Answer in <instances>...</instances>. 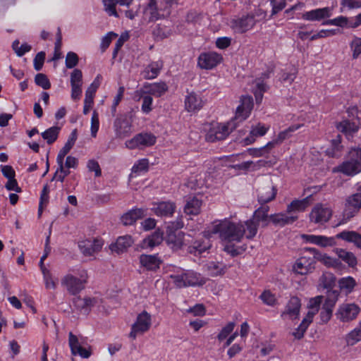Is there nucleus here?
Returning <instances> with one entry per match:
<instances>
[{
    "instance_id": "nucleus-1",
    "label": "nucleus",
    "mask_w": 361,
    "mask_h": 361,
    "mask_svg": "<svg viewBox=\"0 0 361 361\" xmlns=\"http://www.w3.org/2000/svg\"><path fill=\"white\" fill-rule=\"evenodd\" d=\"M245 233L242 222L235 223L228 219L214 221L209 231L210 234H218L219 238L226 243L240 242Z\"/></svg>"
},
{
    "instance_id": "nucleus-2",
    "label": "nucleus",
    "mask_w": 361,
    "mask_h": 361,
    "mask_svg": "<svg viewBox=\"0 0 361 361\" xmlns=\"http://www.w3.org/2000/svg\"><path fill=\"white\" fill-rule=\"evenodd\" d=\"M347 160L338 166V171L348 176H354L361 172V147H352L348 154Z\"/></svg>"
},
{
    "instance_id": "nucleus-3",
    "label": "nucleus",
    "mask_w": 361,
    "mask_h": 361,
    "mask_svg": "<svg viewBox=\"0 0 361 361\" xmlns=\"http://www.w3.org/2000/svg\"><path fill=\"white\" fill-rule=\"evenodd\" d=\"M169 16L168 8H164L161 4L159 5L157 0H148L143 8L142 20L145 23L166 19Z\"/></svg>"
},
{
    "instance_id": "nucleus-4",
    "label": "nucleus",
    "mask_w": 361,
    "mask_h": 361,
    "mask_svg": "<svg viewBox=\"0 0 361 361\" xmlns=\"http://www.w3.org/2000/svg\"><path fill=\"white\" fill-rule=\"evenodd\" d=\"M310 250H315V248L305 247L303 249L301 256L293 266V270L295 273L305 275L314 270L316 257Z\"/></svg>"
},
{
    "instance_id": "nucleus-5",
    "label": "nucleus",
    "mask_w": 361,
    "mask_h": 361,
    "mask_svg": "<svg viewBox=\"0 0 361 361\" xmlns=\"http://www.w3.org/2000/svg\"><path fill=\"white\" fill-rule=\"evenodd\" d=\"M236 127L237 124L233 120L226 123H217L210 128L206 139L212 142L224 140Z\"/></svg>"
},
{
    "instance_id": "nucleus-6",
    "label": "nucleus",
    "mask_w": 361,
    "mask_h": 361,
    "mask_svg": "<svg viewBox=\"0 0 361 361\" xmlns=\"http://www.w3.org/2000/svg\"><path fill=\"white\" fill-rule=\"evenodd\" d=\"M169 277L173 280V283L177 288L200 284L199 276L192 271L180 270L176 274H171Z\"/></svg>"
},
{
    "instance_id": "nucleus-7",
    "label": "nucleus",
    "mask_w": 361,
    "mask_h": 361,
    "mask_svg": "<svg viewBox=\"0 0 361 361\" xmlns=\"http://www.w3.org/2000/svg\"><path fill=\"white\" fill-rule=\"evenodd\" d=\"M152 326V316L147 311L144 310L140 313L135 322L131 326L129 336L135 339L137 335L143 334L148 331Z\"/></svg>"
},
{
    "instance_id": "nucleus-8",
    "label": "nucleus",
    "mask_w": 361,
    "mask_h": 361,
    "mask_svg": "<svg viewBox=\"0 0 361 361\" xmlns=\"http://www.w3.org/2000/svg\"><path fill=\"white\" fill-rule=\"evenodd\" d=\"M240 102V105L236 109L235 117L232 119L236 124L248 118L253 108V99L251 96L243 95Z\"/></svg>"
},
{
    "instance_id": "nucleus-9",
    "label": "nucleus",
    "mask_w": 361,
    "mask_h": 361,
    "mask_svg": "<svg viewBox=\"0 0 361 361\" xmlns=\"http://www.w3.org/2000/svg\"><path fill=\"white\" fill-rule=\"evenodd\" d=\"M255 23L256 20L253 15H246L233 18L230 22V26L235 32L242 34L251 30Z\"/></svg>"
},
{
    "instance_id": "nucleus-10",
    "label": "nucleus",
    "mask_w": 361,
    "mask_h": 361,
    "mask_svg": "<svg viewBox=\"0 0 361 361\" xmlns=\"http://www.w3.org/2000/svg\"><path fill=\"white\" fill-rule=\"evenodd\" d=\"M360 312V307L355 303L341 305L336 313L338 319L342 322H348L355 319Z\"/></svg>"
},
{
    "instance_id": "nucleus-11",
    "label": "nucleus",
    "mask_w": 361,
    "mask_h": 361,
    "mask_svg": "<svg viewBox=\"0 0 361 361\" xmlns=\"http://www.w3.org/2000/svg\"><path fill=\"white\" fill-rule=\"evenodd\" d=\"M222 60V56L216 52H203L197 58V66L201 69L211 70L219 64Z\"/></svg>"
},
{
    "instance_id": "nucleus-12",
    "label": "nucleus",
    "mask_w": 361,
    "mask_h": 361,
    "mask_svg": "<svg viewBox=\"0 0 361 361\" xmlns=\"http://www.w3.org/2000/svg\"><path fill=\"white\" fill-rule=\"evenodd\" d=\"M156 140V137L152 133H139L125 144L129 149L144 148L154 145Z\"/></svg>"
},
{
    "instance_id": "nucleus-13",
    "label": "nucleus",
    "mask_w": 361,
    "mask_h": 361,
    "mask_svg": "<svg viewBox=\"0 0 361 361\" xmlns=\"http://www.w3.org/2000/svg\"><path fill=\"white\" fill-rule=\"evenodd\" d=\"M86 282L85 279L78 278L71 274L65 275L61 279V285L66 288L70 294L73 295L85 288Z\"/></svg>"
},
{
    "instance_id": "nucleus-14",
    "label": "nucleus",
    "mask_w": 361,
    "mask_h": 361,
    "mask_svg": "<svg viewBox=\"0 0 361 361\" xmlns=\"http://www.w3.org/2000/svg\"><path fill=\"white\" fill-rule=\"evenodd\" d=\"M332 215L331 209L321 203L317 204L310 214V220L314 224H324L327 222Z\"/></svg>"
},
{
    "instance_id": "nucleus-15",
    "label": "nucleus",
    "mask_w": 361,
    "mask_h": 361,
    "mask_svg": "<svg viewBox=\"0 0 361 361\" xmlns=\"http://www.w3.org/2000/svg\"><path fill=\"white\" fill-rule=\"evenodd\" d=\"M114 128L116 137L119 139L129 137L133 133L132 123L126 116H121L116 118Z\"/></svg>"
},
{
    "instance_id": "nucleus-16",
    "label": "nucleus",
    "mask_w": 361,
    "mask_h": 361,
    "mask_svg": "<svg viewBox=\"0 0 361 361\" xmlns=\"http://www.w3.org/2000/svg\"><path fill=\"white\" fill-rule=\"evenodd\" d=\"M277 190L271 181L264 183L257 189L258 202L261 204L272 201L276 195Z\"/></svg>"
},
{
    "instance_id": "nucleus-17",
    "label": "nucleus",
    "mask_w": 361,
    "mask_h": 361,
    "mask_svg": "<svg viewBox=\"0 0 361 361\" xmlns=\"http://www.w3.org/2000/svg\"><path fill=\"white\" fill-rule=\"evenodd\" d=\"M168 90L166 84L164 82L144 84L143 87L137 90L135 94H138L140 97L142 94H150L155 97H161Z\"/></svg>"
},
{
    "instance_id": "nucleus-18",
    "label": "nucleus",
    "mask_w": 361,
    "mask_h": 361,
    "mask_svg": "<svg viewBox=\"0 0 361 361\" xmlns=\"http://www.w3.org/2000/svg\"><path fill=\"white\" fill-rule=\"evenodd\" d=\"M68 343L71 348V353L73 355H78L82 358H88L92 355V348L88 346L84 348L79 342L78 338L72 332L69 333L68 335Z\"/></svg>"
},
{
    "instance_id": "nucleus-19",
    "label": "nucleus",
    "mask_w": 361,
    "mask_h": 361,
    "mask_svg": "<svg viewBox=\"0 0 361 361\" xmlns=\"http://www.w3.org/2000/svg\"><path fill=\"white\" fill-rule=\"evenodd\" d=\"M301 303L298 297H292L288 300L285 310L281 313V317L283 319H295L298 317Z\"/></svg>"
},
{
    "instance_id": "nucleus-20",
    "label": "nucleus",
    "mask_w": 361,
    "mask_h": 361,
    "mask_svg": "<svg viewBox=\"0 0 361 361\" xmlns=\"http://www.w3.org/2000/svg\"><path fill=\"white\" fill-rule=\"evenodd\" d=\"M104 243L102 240H85L79 243V247L82 253L85 256H92L99 252Z\"/></svg>"
},
{
    "instance_id": "nucleus-21",
    "label": "nucleus",
    "mask_w": 361,
    "mask_h": 361,
    "mask_svg": "<svg viewBox=\"0 0 361 361\" xmlns=\"http://www.w3.org/2000/svg\"><path fill=\"white\" fill-rule=\"evenodd\" d=\"M331 15L332 8L329 7H324L307 11L302 13V18L310 21H319L324 18H329Z\"/></svg>"
},
{
    "instance_id": "nucleus-22",
    "label": "nucleus",
    "mask_w": 361,
    "mask_h": 361,
    "mask_svg": "<svg viewBox=\"0 0 361 361\" xmlns=\"http://www.w3.org/2000/svg\"><path fill=\"white\" fill-rule=\"evenodd\" d=\"M302 238L306 242L319 245L322 247H332L336 245V240L334 237L316 235H302Z\"/></svg>"
},
{
    "instance_id": "nucleus-23",
    "label": "nucleus",
    "mask_w": 361,
    "mask_h": 361,
    "mask_svg": "<svg viewBox=\"0 0 361 361\" xmlns=\"http://www.w3.org/2000/svg\"><path fill=\"white\" fill-rule=\"evenodd\" d=\"M302 124H295L289 126L286 130L281 131L276 137L273 139L271 142L267 144V147L269 149L274 148L276 145L281 144L284 140L289 138L291 136V133L300 128Z\"/></svg>"
},
{
    "instance_id": "nucleus-24",
    "label": "nucleus",
    "mask_w": 361,
    "mask_h": 361,
    "mask_svg": "<svg viewBox=\"0 0 361 361\" xmlns=\"http://www.w3.org/2000/svg\"><path fill=\"white\" fill-rule=\"evenodd\" d=\"M176 209V205L171 202H161L153 204L152 210L159 216H171Z\"/></svg>"
},
{
    "instance_id": "nucleus-25",
    "label": "nucleus",
    "mask_w": 361,
    "mask_h": 361,
    "mask_svg": "<svg viewBox=\"0 0 361 361\" xmlns=\"http://www.w3.org/2000/svg\"><path fill=\"white\" fill-rule=\"evenodd\" d=\"M269 129V126L258 123L255 126H252L249 135L244 139L245 145H248L253 143L257 137L264 136Z\"/></svg>"
},
{
    "instance_id": "nucleus-26",
    "label": "nucleus",
    "mask_w": 361,
    "mask_h": 361,
    "mask_svg": "<svg viewBox=\"0 0 361 361\" xmlns=\"http://www.w3.org/2000/svg\"><path fill=\"white\" fill-rule=\"evenodd\" d=\"M140 262L146 269L156 271L159 269L162 260L156 255H141Z\"/></svg>"
},
{
    "instance_id": "nucleus-27",
    "label": "nucleus",
    "mask_w": 361,
    "mask_h": 361,
    "mask_svg": "<svg viewBox=\"0 0 361 361\" xmlns=\"http://www.w3.org/2000/svg\"><path fill=\"white\" fill-rule=\"evenodd\" d=\"M203 106V102L200 95L195 92L189 93L185 99V107L189 112L199 111Z\"/></svg>"
},
{
    "instance_id": "nucleus-28",
    "label": "nucleus",
    "mask_w": 361,
    "mask_h": 361,
    "mask_svg": "<svg viewBox=\"0 0 361 361\" xmlns=\"http://www.w3.org/2000/svg\"><path fill=\"white\" fill-rule=\"evenodd\" d=\"M185 233L182 231L178 233L166 232L165 240L173 250L180 249L184 244Z\"/></svg>"
},
{
    "instance_id": "nucleus-29",
    "label": "nucleus",
    "mask_w": 361,
    "mask_h": 361,
    "mask_svg": "<svg viewBox=\"0 0 361 361\" xmlns=\"http://www.w3.org/2000/svg\"><path fill=\"white\" fill-rule=\"evenodd\" d=\"M163 65V61L161 60L151 62L142 72L143 78L147 80L156 78L162 69Z\"/></svg>"
},
{
    "instance_id": "nucleus-30",
    "label": "nucleus",
    "mask_w": 361,
    "mask_h": 361,
    "mask_svg": "<svg viewBox=\"0 0 361 361\" xmlns=\"http://www.w3.org/2000/svg\"><path fill=\"white\" fill-rule=\"evenodd\" d=\"M355 22L356 16L350 19L345 16H341L337 18L326 20L323 23V25H335L341 27L356 28L358 26L353 25Z\"/></svg>"
},
{
    "instance_id": "nucleus-31",
    "label": "nucleus",
    "mask_w": 361,
    "mask_h": 361,
    "mask_svg": "<svg viewBox=\"0 0 361 361\" xmlns=\"http://www.w3.org/2000/svg\"><path fill=\"white\" fill-rule=\"evenodd\" d=\"M147 215L146 211L142 209H134L124 214L121 221L125 226L133 224L137 219H142Z\"/></svg>"
},
{
    "instance_id": "nucleus-32",
    "label": "nucleus",
    "mask_w": 361,
    "mask_h": 361,
    "mask_svg": "<svg viewBox=\"0 0 361 361\" xmlns=\"http://www.w3.org/2000/svg\"><path fill=\"white\" fill-rule=\"evenodd\" d=\"M269 207L266 204H262L256 209L252 215V219L259 224L262 223L263 227L268 226L270 221V216L268 215Z\"/></svg>"
},
{
    "instance_id": "nucleus-33",
    "label": "nucleus",
    "mask_w": 361,
    "mask_h": 361,
    "mask_svg": "<svg viewBox=\"0 0 361 361\" xmlns=\"http://www.w3.org/2000/svg\"><path fill=\"white\" fill-rule=\"evenodd\" d=\"M361 123L359 120L357 121H350L348 120H344L337 124V129L346 134L351 135L358 131Z\"/></svg>"
},
{
    "instance_id": "nucleus-34",
    "label": "nucleus",
    "mask_w": 361,
    "mask_h": 361,
    "mask_svg": "<svg viewBox=\"0 0 361 361\" xmlns=\"http://www.w3.org/2000/svg\"><path fill=\"white\" fill-rule=\"evenodd\" d=\"M266 161L259 160L257 162L252 161H247L238 164L232 165L231 167L235 170L243 171L247 172V171H257L263 167L266 164Z\"/></svg>"
},
{
    "instance_id": "nucleus-35",
    "label": "nucleus",
    "mask_w": 361,
    "mask_h": 361,
    "mask_svg": "<svg viewBox=\"0 0 361 361\" xmlns=\"http://www.w3.org/2000/svg\"><path fill=\"white\" fill-rule=\"evenodd\" d=\"M310 251L315 255L316 262L319 261L327 267H337L341 264L338 259H334L326 254L322 253L316 248L315 250H310Z\"/></svg>"
},
{
    "instance_id": "nucleus-36",
    "label": "nucleus",
    "mask_w": 361,
    "mask_h": 361,
    "mask_svg": "<svg viewBox=\"0 0 361 361\" xmlns=\"http://www.w3.org/2000/svg\"><path fill=\"white\" fill-rule=\"evenodd\" d=\"M336 238L347 242L353 243L357 247L361 249V235L355 231H344L338 233Z\"/></svg>"
},
{
    "instance_id": "nucleus-37",
    "label": "nucleus",
    "mask_w": 361,
    "mask_h": 361,
    "mask_svg": "<svg viewBox=\"0 0 361 361\" xmlns=\"http://www.w3.org/2000/svg\"><path fill=\"white\" fill-rule=\"evenodd\" d=\"M298 219L297 216H288L286 214L279 213L270 215V221L274 225L283 226L293 223Z\"/></svg>"
},
{
    "instance_id": "nucleus-38",
    "label": "nucleus",
    "mask_w": 361,
    "mask_h": 361,
    "mask_svg": "<svg viewBox=\"0 0 361 361\" xmlns=\"http://www.w3.org/2000/svg\"><path fill=\"white\" fill-rule=\"evenodd\" d=\"M314 312H308L306 317L302 319L300 326L295 329L292 334L296 339H300L303 337L308 326L312 322Z\"/></svg>"
},
{
    "instance_id": "nucleus-39",
    "label": "nucleus",
    "mask_w": 361,
    "mask_h": 361,
    "mask_svg": "<svg viewBox=\"0 0 361 361\" xmlns=\"http://www.w3.org/2000/svg\"><path fill=\"white\" fill-rule=\"evenodd\" d=\"M133 240L130 235L120 236L117 238L115 244L111 245V250L118 253L123 252L128 247H130Z\"/></svg>"
},
{
    "instance_id": "nucleus-40",
    "label": "nucleus",
    "mask_w": 361,
    "mask_h": 361,
    "mask_svg": "<svg viewBox=\"0 0 361 361\" xmlns=\"http://www.w3.org/2000/svg\"><path fill=\"white\" fill-rule=\"evenodd\" d=\"M163 241V233L157 230L151 235L145 238L142 242L144 248H153L161 243Z\"/></svg>"
},
{
    "instance_id": "nucleus-41",
    "label": "nucleus",
    "mask_w": 361,
    "mask_h": 361,
    "mask_svg": "<svg viewBox=\"0 0 361 361\" xmlns=\"http://www.w3.org/2000/svg\"><path fill=\"white\" fill-rule=\"evenodd\" d=\"M77 137H78V133H77V130L76 129H74L67 142H66L65 145L63 147V148L59 151L57 157H58V159L59 160H61V159H64L65 157L66 156V154L71 151V149H72V147L74 146L75 145V142L77 140ZM61 162V161H59Z\"/></svg>"
},
{
    "instance_id": "nucleus-42",
    "label": "nucleus",
    "mask_w": 361,
    "mask_h": 361,
    "mask_svg": "<svg viewBox=\"0 0 361 361\" xmlns=\"http://www.w3.org/2000/svg\"><path fill=\"white\" fill-rule=\"evenodd\" d=\"M309 197L293 200L287 207V212H302L309 206Z\"/></svg>"
},
{
    "instance_id": "nucleus-43",
    "label": "nucleus",
    "mask_w": 361,
    "mask_h": 361,
    "mask_svg": "<svg viewBox=\"0 0 361 361\" xmlns=\"http://www.w3.org/2000/svg\"><path fill=\"white\" fill-rule=\"evenodd\" d=\"M96 303L94 298L77 297L73 299L74 306L80 310H84L87 312L89 310L93 307Z\"/></svg>"
},
{
    "instance_id": "nucleus-44",
    "label": "nucleus",
    "mask_w": 361,
    "mask_h": 361,
    "mask_svg": "<svg viewBox=\"0 0 361 361\" xmlns=\"http://www.w3.org/2000/svg\"><path fill=\"white\" fill-rule=\"evenodd\" d=\"M210 247L207 240H195L193 244L188 247V252L195 255H201Z\"/></svg>"
},
{
    "instance_id": "nucleus-45",
    "label": "nucleus",
    "mask_w": 361,
    "mask_h": 361,
    "mask_svg": "<svg viewBox=\"0 0 361 361\" xmlns=\"http://www.w3.org/2000/svg\"><path fill=\"white\" fill-rule=\"evenodd\" d=\"M202 202L197 197H192L187 201L184 207L185 213L188 215H197L201 209Z\"/></svg>"
},
{
    "instance_id": "nucleus-46",
    "label": "nucleus",
    "mask_w": 361,
    "mask_h": 361,
    "mask_svg": "<svg viewBox=\"0 0 361 361\" xmlns=\"http://www.w3.org/2000/svg\"><path fill=\"white\" fill-rule=\"evenodd\" d=\"M335 252L338 257L346 262L349 267H355L357 265V258L353 253L339 248H336Z\"/></svg>"
},
{
    "instance_id": "nucleus-47",
    "label": "nucleus",
    "mask_w": 361,
    "mask_h": 361,
    "mask_svg": "<svg viewBox=\"0 0 361 361\" xmlns=\"http://www.w3.org/2000/svg\"><path fill=\"white\" fill-rule=\"evenodd\" d=\"M338 286L340 289L345 294L350 293L356 286L355 280L351 277H343L339 279Z\"/></svg>"
},
{
    "instance_id": "nucleus-48",
    "label": "nucleus",
    "mask_w": 361,
    "mask_h": 361,
    "mask_svg": "<svg viewBox=\"0 0 361 361\" xmlns=\"http://www.w3.org/2000/svg\"><path fill=\"white\" fill-rule=\"evenodd\" d=\"M243 224L245 229L244 235H245L246 238L248 239L253 238L257 233L259 224L252 218L245 221Z\"/></svg>"
},
{
    "instance_id": "nucleus-49",
    "label": "nucleus",
    "mask_w": 361,
    "mask_h": 361,
    "mask_svg": "<svg viewBox=\"0 0 361 361\" xmlns=\"http://www.w3.org/2000/svg\"><path fill=\"white\" fill-rule=\"evenodd\" d=\"M345 206L349 208L360 209L361 208V188H357L356 193L349 196L346 200Z\"/></svg>"
},
{
    "instance_id": "nucleus-50",
    "label": "nucleus",
    "mask_w": 361,
    "mask_h": 361,
    "mask_svg": "<svg viewBox=\"0 0 361 361\" xmlns=\"http://www.w3.org/2000/svg\"><path fill=\"white\" fill-rule=\"evenodd\" d=\"M43 279L46 289L55 290L58 285V279L54 277L50 270H43Z\"/></svg>"
},
{
    "instance_id": "nucleus-51",
    "label": "nucleus",
    "mask_w": 361,
    "mask_h": 361,
    "mask_svg": "<svg viewBox=\"0 0 361 361\" xmlns=\"http://www.w3.org/2000/svg\"><path fill=\"white\" fill-rule=\"evenodd\" d=\"M59 131V127L53 126L43 132L42 133V137L47 141L49 145H51L56 140Z\"/></svg>"
},
{
    "instance_id": "nucleus-52",
    "label": "nucleus",
    "mask_w": 361,
    "mask_h": 361,
    "mask_svg": "<svg viewBox=\"0 0 361 361\" xmlns=\"http://www.w3.org/2000/svg\"><path fill=\"white\" fill-rule=\"evenodd\" d=\"M320 284L324 288H331L335 286L336 277L331 272H324L320 278Z\"/></svg>"
},
{
    "instance_id": "nucleus-53",
    "label": "nucleus",
    "mask_w": 361,
    "mask_h": 361,
    "mask_svg": "<svg viewBox=\"0 0 361 361\" xmlns=\"http://www.w3.org/2000/svg\"><path fill=\"white\" fill-rule=\"evenodd\" d=\"M95 92V91H93L89 88H87L85 92V98L84 100L83 107V114L85 115H87L92 107Z\"/></svg>"
},
{
    "instance_id": "nucleus-54",
    "label": "nucleus",
    "mask_w": 361,
    "mask_h": 361,
    "mask_svg": "<svg viewBox=\"0 0 361 361\" xmlns=\"http://www.w3.org/2000/svg\"><path fill=\"white\" fill-rule=\"evenodd\" d=\"M20 42L18 39L15 40L12 44V48L18 56H22L25 53L30 51L32 49L31 46L27 43H23L19 47Z\"/></svg>"
},
{
    "instance_id": "nucleus-55",
    "label": "nucleus",
    "mask_w": 361,
    "mask_h": 361,
    "mask_svg": "<svg viewBox=\"0 0 361 361\" xmlns=\"http://www.w3.org/2000/svg\"><path fill=\"white\" fill-rule=\"evenodd\" d=\"M208 271L212 276H217L224 274L226 267L219 263L210 262L207 265Z\"/></svg>"
},
{
    "instance_id": "nucleus-56",
    "label": "nucleus",
    "mask_w": 361,
    "mask_h": 361,
    "mask_svg": "<svg viewBox=\"0 0 361 361\" xmlns=\"http://www.w3.org/2000/svg\"><path fill=\"white\" fill-rule=\"evenodd\" d=\"M135 95L138 97L139 99L140 98L142 99V104L141 107L142 112L145 114H149L152 110V97L148 94H142V97H140L138 94H135Z\"/></svg>"
},
{
    "instance_id": "nucleus-57",
    "label": "nucleus",
    "mask_w": 361,
    "mask_h": 361,
    "mask_svg": "<svg viewBox=\"0 0 361 361\" xmlns=\"http://www.w3.org/2000/svg\"><path fill=\"white\" fill-rule=\"evenodd\" d=\"M339 296V292L336 290H329L327 291L326 300L324 303L330 307H334Z\"/></svg>"
},
{
    "instance_id": "nucleus-58",
    "label": "nucleus",
    "mask_w": 361,
    "mask_h": 361,
    "mask_svg": "<svg viewBox=\"0 0 361 361\" xmlns=\"http://www.w3.org/2000/svg\"><path fill=\"white\" fill-rule=\"evenodd\" d=\"M35 82L37 85L44 90H49L51 87V83L47 76L43 73H38L35 77Z\"/></svg>"
},
{
    "instance_id": "nucleus-59",
    "label": "nucleus",
    "mask_w": 361,
    "mask_h": 361,
    "mask_svg": "<svg viewBox=\"0 0 361 361\" xmlns=\"http://www.w3.org/2000/svg\"><path fill=\"white\" fill-rule=\"evenodd\" d=\"M104 10L109 15L116 18L118 17V14L116 10V6L117 4L116 0H103Z\"/></svg>"
},
{
    "instance_id": "nucleus-60",
    "label": "nucleus",
    "mask_w": 361,
    "mask_h": 361,
    "mask_svg": "<svg viewBox=\"0 0 361 361\" xmlns=\"http://www.w3.org/2000/svg\"><path fill=\"white\" fill-rule=\"evenodd\" d=\"M149 169V161L147 159H142L137 161L132 169V172L139 173L141 172L147 171Z\"/></svg>"
},
{
    "instance_id": "nucleus-61",
    "label": "nucleus",
    "mask_w": 361,
    "mask_h": 361,
    "mask_svg": "<svg viewBox=\"0 0 361 361\" xmlns=\"http://www.w3.org/2000/svg\"><path fill=\"white\" fill-rule=\"evenodd\" d=\"M235 324L234 322H228L225 326L222 328L220 333L217 336L219 341L226 339L230 334L233 331Z\"/></svg>"
},
{
    "instance_id": "nucleus-62",
    "label": "nucleus",
    "mask_w": 361,
    "mask_h": 361,
    "mask_svg": "<svg viewBox=\"0 0 361 361\" xmlns=\"http://www.w3.org/2000/svg\"><path fill=\"white\" fill-rule=\"evenodd\" d=\"M350 46L353 52V58L357 59L361 54V38L355 37L352 40Z\"/></svg>"
},
{
    "instance_id": "nucleus-63",
    "label": "nucleus",
    "mask_w": 361,
    "mask_h": 361,
    "mask_svg": "<svg viewBox=\"0 0 361 361\" xmlns=\"http://www.w3.org/2000/svg\"><path fill=\"white\" fill-rule=\"evenodd\" d=\"M270 149H269V147H267L266 145L260 148H249L247 150V153L253 157H260L268 154Z\"/></svg>"
},
{
    "instance_id": "nucleus-64",
    "label": "nucleus",
    "mask_w": 361,
    "mask_h": 361,
    "mask_svg": "<svg viewBox=\"0 0 361 361\" xmlns=\"http://www.w3.org/2000/svg\"><path fill=\"white\" fill-rule=\"evenodd\" d=\"M79 58L78 55L73 51L67 53L66 56V66L67 68H73L78 63Z\"/></svg>"
}]
</instances>
